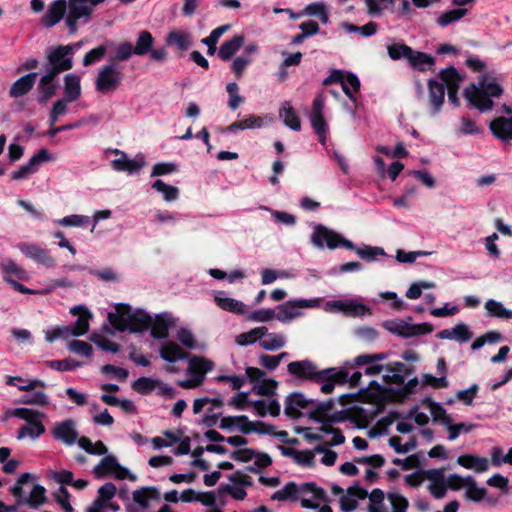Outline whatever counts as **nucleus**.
Returning a JSON list of instances; mask_svg holds the SVG:
<instances>
[{"label":"nucleus","instance_id":"obj_1","mask_svg":"<svg viewBox=\"0 0 512 512\" xmlns=\"http://www.w3.org/2000/svg\"><path fill=\"white\" fill-rule=\"evenodd\" d=\"M115 312L108 313L110 324L119 332L142 333L152 325V317L143 310L132 311L129 304L119 303Z\"/></svg>","mask_w":512,"mask_h":512},{"label":"nucleus","instance_id":"obj_2","mask_svg":"<svg viewBox=\"0 0 512 512\" xmlns=\"http://www.w3.org/2000/svg\"><path fill=\"white\" fill-rule=\"evenodd\" d=\"M33 475L26 472L22 473L15 484L9 489V492L17 499L18 505H28L32 509H37L47 501L46 489L40 484H35L28 497L24 496L23 486L27 484Z\"/></svg>","mask_w":512,"mask_h":512},{"label":"nucleus","instance_id":"obj_3","mask_svg":"<svg viewBox=\"0 0 512 512\" xmlns=\"http://www.w3.org/2000/svg\"><path fill=\"white\" fill-rule=\"evenodd\" d=\"M92 14L93 7L90 5L85 4L81 0H68L64 24L69 35H75L80 25L88 24Z\"/></svg>","mask_w":512,"mask_h":512},{"label":"nucleus","instance_id":"obj_4","mask_svg":"<svg viewBox=\"0 0 512 512\" xmlns=\"http://www.w3.org/2000/svg\"><path fill=\"white\" fill-rule=\"evenodd\" d=\"M124 78L123 72L113 62L104 65L98 72L95 80V88L98 92L106 94L118 89Z\"/></svg>","mask_w":512,"mask_h":512},{"label":"nucleus","instance_id":"obj_5","mask_svg":"<svg viewBox=\"0 0 512 512\" xmlns=\"http://www.w3.org/2000/svg\"><path fill=\"white\" fill-rule=\"evenodd\" d=\"M290 374L302 380L315 381L321 379L326 372H332L333 369L317 370L316 365L310 360L293 361L287 366Z\"/></svg>","mask_w":512,"mask_h":512},{"label":"nucleus","instance_id":"obj_6","mask_svg":"<svg viewBox=\"0 0 512 512\" xmlns=\"http://www.w3.org/2000/svg\"><path fill=\"white\" fill-rule=\"evenodd\" d=\"M286 495L287 501H297L299 499V493L310 492L313 494V498L326 502L328 500L327 494L324 489L318 487L314 482H307L302 484L300 487L293 481H290L282 488Z\"/></svg>","mask_w":512,"mask_h":512},{"label":"nucleus","instance_id":"obj_7","mask_svg":"<svg viewBox=\"0 0 512 512\" xmlns=\"http://www.w3.org/2000/svg\"><path fill=\"white\" fill-rule=\"evenodd\" d=\"M463 96L471 107L478 109L480 112L490 111L494 107V101L485 95L474 83H470L464 89Z\"/></svg>","mask_w":512,"mask_h":512},{"label":"nucleus","instance_id":"obj_8","mask_svg":"<svg viewBox=\"0 0 512 512\" xmlns=\"http://www.w3.org/2000/svg\"><path fill=\"white\" fill-rule=\"evenodd\" d=\"M51 432L56 440L67 446L75 444L79 436L76 429V422L71 418L57 422Z\"/></svg>","mask_w":512,"mask_h":512},{"label":"nucleus","instance_id":"obj_9","mask_svg":"<svg viewBox=\"0 0 512 512\" xmlns=\"http://www.w3.org/2000/svg\"><path fill=\"white\" fill-rule=\"evenodd\" d=\"M73 53L72 45H59L51 49L47 54L49 66H57L67 71L73 67V60L70 55Z\"/></svg>","mask_w":512,"mask_h":512},{"label":"nucleus","instance_id":"obj_10","mask_svg":"<svg viewBox=\"0 0 512 512\" xmlns=\"http://www.w3.org/2000/svg\"><path fill=\"white\" fill-rule=\"evenodd\" d=\"M340 236L339 233L319 224L314 228L312 242L319 248L326 246L333 250L339 247Z\"/></svg>","mask_w":512,"mask_h":512},{"label":"nucleus","instance_id":"obj_11","mask_svg":"<svg viewBox=\"0 0 512 512\" xmlns=\"http://www.w3.org/2000/svg\"><path fill=\"white\" fill-rule=\"evenodd\" d=\"M68 0H54L48 6L46 13L41 17V24L45 28H52L65 18Z\"/></svg>","mask_w":512,"mask_h":512},{"label":"nucleus","instance_id":"obj_12","mask_svg":"<svg viewBox=\"0 0 512 512\" xmlns=\"http://www.w3.org/2000/svg\"><path fill=\"white\" fill-rule=\"evenodd\" d=\"M314 400L306 399L301 392H293L285 398L284 413L291 419H299L302 416L300 409H305Z\"/></svg>","mask_w":512,"mask_h":512},{"label":"nucleus","instance_id":"obj_13","mask_svg":"<svg viewBox=\"0 0 512 512\" xmlns=\"http://www.w3.org/2000/svg\"><path fill=\"white\" fill-rule=\"evenodd\" d=\"M19 247L26 257L34 260L35 262L47 268L55 267V260L48 254L47 250L33 244H21Z\"/></svg>","mask_w":512,"mask_h":512},{"label":"nucleus","instance_id":"obj_14","mask_svg":"<svg viewBox=\"0 0 512 512\" xmlns=\"http://www.w3.org/2000/svg\"><path fill=\"white\" fill-rule=\"evenodd\" d=\"M145 165V159L142 154L136 155L134 159H129L126 153H122V157L112 160L111 166L117 172H128L133 174Z\"/></svg>","mask_w":512,"mask_h":512},{"label":"nucleus","instance_id":"obj_15","mask_svg":"<svg viewBox=\"0 0 512 512\" xmlns=\"http://www.w3.org/2000/svg\"><path fill=\"white\" fill-rule=\"evenodd\" d=\"M70 313L74 316L78 315L77 320L70 327L73 330V335H85L89 331V320L92 318L91 312L85 306L79 305L71 308Z\"/></svg>","mask_w":512,"mask_h":512},{"label":"nucleus","instance_id":"obj_16","mask_svg":"<svg viewBox=\"0 0 512 512\" xmlns=\"http://www.w3.org/2000/svg\"><path fill=\"white\" fill-rule=\"evenodd\" d=\"M3 280L11 284L15 281H26L29 278L28 273L13 260L7 259L0 264Z\"/></svg>","mask_w":512,"mask_h":512},{"label":"nucleus","instance_id":"obj_17","mask_svg":"<svg viewBox=\"0 0 512 512\" xmlns=\"http://www.w3.org/2000/svg\"><path fill=\"white\" fill-rule=\"evenodd\" d=\"M489 128L492 134L502 141L512 140V116L504 117L499 116L493 119Z\"/></svg>","mask_w":512,"mask_h":512},{"label":"nucleus","instance_id":"obj_18","mask_svg":"<svg viewBox=\"0 0 512 512\" xmlns=\"http://www.w3.org/2000/svg\"><path fill=\"white\" fill-rule=\"evenodd\" d=\"M37 76L36 72H30L17 79L9 89V96L19 98L28 94L34 87Z\"/></svg>","mask_w":512,"mask_h":512},{"label":"nucleus","instance_id":"obj_19","mask_svg":"<svg viewBox=\"0 0 512 512\" xmlns=\"http://www.w3.org/2000/svg\"><path fill=\"white\" fill-rule=\"evenodd\" d=\"M213 369V362L201 356H193L189 360L188 372L198 380L203 382L206 373Z\"/></svg>","mask_w":512,"mask_h":512},{"label":"nucleus","instance_id":"obj_20","mask_svg":"<svg viewBox=\"0 0 512 512\" xmlns=\"http://www.w3.org/2000/svg\"><path fill=\"white\" fill-rule=\"evenodd\" d=\"M159 353L160 357L168 363H174L178 360H184L189 357V353L184 351L173 341H166L162 343Z\"/></svg>","mask_w":512,"mask_h":512},{"label":"nucleus","instance_id":"obj_21","mask_svg":"<svg viewBox=\"0 0 512 512\" xmlns=\"http://www.w3.org/2000/svg\"><path fill=\"white\" fill-rule=\"evenodd\" d=\"M407 61L411 68L420 72L434 71L435 58L425 52L412 49V54L408 57Z\"/></svg>","mask_w":512,"mask_h":512},{"label":"nucleus","instance_id":"obj_22","mask_svg":"<svg viewBox=\"0 0 512 512\" xmlns=\"http://www.w3.org/2000/svg\"><path fill=\"white\" fill-rule=\"evenodd\" d=\"M457 463L466 469H473L476 473H483L489 468V461L486 457L474 454L460 455L457 458Z\"/></svg>","mask_w":512,"mask_h":512},{"label":"nucleus","instance_id":"obj_23","mask_svg":"<svg viewBox=\"0 0 512 512\" xmlns=\"http://www.w3.org/2000/svg\"><path fill=\"white\" fill-rule=\"evenodd\" d=\"M245 42V37L241 34L233 36L231 39L222 43L218 50V57L222 61H229L240 50Z\"/></svg>","mask_w":512,"mask_h":512},{"label":"nucleus","instance_id":"obj_24","mask_svg":"<svg viewBox=\"0 0 512 512\" xmlns=\"http://www.w3.org/2000/svg\"><path fill=\"white\" fill-rule=\"evenodd\" d=\"M214 301L221 309L235 313L237 315H243L246 312L245 305L242 301L226 297L225 292L220 291L215 295Z\"/></svg>","mask_w":512,"mask_h":512},{"label":"nucleus","instance_id":"obj_25","mask_svg":"<svg viewBox=\"0 0 512 512\" xmlns=\"http://www.w3.org/2000/svg\"><path fill=\"white\" fill-rule=\"evenodd\" d=\"M132 496L141 508L146 509L150 500H160V491L155 486H144L133 491Z\"/></svg>","mask_w":512,"mask_h":512},{"label":"nucleus","instance_id":"obj_26","mask_svg":"<svg viewBox=\"0 0 512 512\" xmlns=\"http://www.w3.org/2000/svg\"><path fill=\"white\" fill-rule=\"evenodd\" d=\"M428 90H429V101L434 108V112L437 113L440 111L445 98V86L444 84L434 80H428Z\"/></svg>","mask_w":512,"mask_h":512},{"label":"nucleus","instance_id":"obj_27","mask_svg":"<svg viewBox=\"0 0 512 512\" xmlns=\"http://www.w3.org/2000/svg\"><path fill=\"white\" fill-rule=\"evenodd\" d=\"M81 95L80 77L69 73L64 77V97L68 101L75 102Z\"/></svg>","mask_w":512,"mask_h":512},{"label":"nucleus","instance_id":"obj_28","mask_svg":"<svg viewBox=\"0 0 512 512\" xmlns=\"http://www.w3.org/2000/svg\"><path fill=\"white\" fill-rule=\"evenodd\" d=\"M406 364L402 362H390L385 365V370L392 373L383 376V381L387 384H404V371Z\"/></svg>","mask_w":512,"mask_h":512},{"label":"nucleus","instance_id":"obj_29","mask_svg":"<svg viewBox=\"0 0 512 512\" xmlns=\"http://www.w3.org/2000/svg\"><path fill=\"white\" fill-rule=\"evenodd\" d=\"M477 87L488 97H500L503 94V88L494 78L488 74H481L478 79Z\"/></svg>","mask_w":512,"mask_h":512},{"label":"nucleus","instance_id":"obj_30","mask_svg":"<svg viewBox=\"0 0 512 512\" xmlns=\"http://www.w3.org/2000/svg\"><path fill=\"white\" fill-rule=\"evenodd\" d=\"M166 43L169 46H176L179 50L185 51L193 42L190 33L173 30L167 34Z\"/></svg>","mask_w":512,"mask_h":512},{"label":"nucleus","instance_id":"obj_31","mask_svg":"<svg viewBox=\"0 0 512 512\" xmlns=\"http://www.w3.org/2000/svg\"><path fill=\"white\" fill-rule=\"evenodd\" d=\"M155 39L151 32L148 30H142L139 32L136 44L134 46L135 55L137 56H145L147 55L151 49L153 48Z\"/></svg>","mask_w":512,"mask_h":512},{"label":"nucleus","instance_id":"obj_32","mask_svg":"<svg viewBox=\"0 0 512 512\" xmlns=\"http://www.w3.org/2000/svg\"><path fill=\"white\" fill-rule=\"evenodd\" d=\"M119 467L117 459L112 455H107L102 458L98 465L93 469V473L97 478H104L113 474L115 469Z\"/></svg>","mask_w":512,"mask_h":512},{"label":"nucleus","instance_id":"obj_33","mask_svg":"<svg viewBox=\"0 0 512 512\" xmlns=\"http://www.w3.org/2000/svg\"><path fill=\"white\" fill-rule=\"evenodd\" d=\"M280 118L286 126L294 131L301 130V121L296 110L288 102L279 111Z\"/></svg>","mask_w":512,"mask_h":512},{"label":"nucleus","instance_id":"obj_34","mask_svg":"<svg viewBox=\"0 0 512 512\" xmlns=\"http://www.w3.org/2000/svg\"><path fill=\"white\" fill-rule=\"evenodd\" d=\"M169 319L164 314L156 315L155 321L149 328L154 339H166L169 336Z\"/></svg>","mask_w":512,"mask_h":512},{"label":"nucleus","instance_id":"obj_35","mask_svg":"<svg viewBox=\"0 0 512 512\" xmlns=\"http://www.w3.org/2000/svg\"><path fill=\"white\" fill-rule=\"evenodd\" d=\"M331 305L343 311L347 315L360 316L364 315L369 311V308L363 304L357 303L356 301L343 302L340 300L332 301Z\"/></svg>","mask_w":512,"mask_h":512},{"label":"nucleus","instance_id":"obj_36","mask_svg":"<svg viewBox=\"0 0 512 512\" xmlns=\"http://www.w3.org/2000/svg\"><path fill=\"white\" fill-rule=\"evenodd\" d=\"M361 83L356 74L353 72H346V77L342 83V90L344 94L354 103H356L355 93L359 92Z\"/></svg>","mask_w":512,"mask_h":512},{"label":"nucleus","instance_id":"obj_37","mask_svg":"<svg viewBox=\"0 0 512 512\" xmlns=\"http://www.w3.org/2000/svg\"><path fill=\"white\" fill-rule=\"evenodd\" d=\"M384 328L393 334L404 338L413 337L412 324H409L403 320H390L384 323Z\"/></svg>","mask_w":512,"mask_h":512},{"label":"nucleus","instance_id":"obj_38","mask_svg":"<svg viewBox=\"0 0 512 512\" xmlns=\"http://www.w3.org/2000/svg\"><path fill=\"white\" fill-rule=\"evenodd\" d=\"M58 83H46L42 84L41 79L38 82L37 86V101L40 105H46L49 100L54 97L58 90Z\"/></svg>","mask_w":512,"mask_h":512},{"label":"nucleus","instance_id":"obj_39","mask_svg":"<svg viewBox=\"0 0 512 512\" xmlns=\"http://www.w3.org/2000/svg\"><path fill=\"white\" fill-rule=\"evenodd\" d=\"M159 385V380L142 376L132 383V389L141 395H148Z\"/></svg>","mask_w":512,"mask_h":512},{"label":"nucleus","instance_id":"obj_40","mask_svg":"<svg viewBox=\"0 0 512 512\" xmlns=\"http://www.w3.org/2000/svg\"><path fill=\"white\" fill-rule=\"evenodd\" d=\"M45 433V426L43 423L35 422V423H27L19 428L17 433V439H23L25 437H30L31 439H36L40 435Z\"/></svg>","mask_w":512,"mask_h":512},{"label":"nucleus","instance_id":"obj_41","mask_svg":"<svg viewBox=\"0 0 512 512\" xmlns=\"http://www.w3.org/2000/svg\"><path fill=\"white\" fill-rule=\"evenodd\" d=\"M438 77L443 81L442 84L447 88L460 85L463 80L457 69L452 65L442 69L438 73Z\"/></svg>","mask_w":512,"mask_h":512},{"label":"nucleus","instance_id":"obj_42","mask_svg":"<svg viewBox=\"0 0 512 512\" xmlns=\"http://www.w3.org/2000/svg\"><path fill=\"white\" fill-rule=\"evenodd\" d=\"M485 309L489 316L502 319H512V310L506 309L501 302L489 299L485 303Z\"/></svg>","mask_w":512,"mask_h":512},{"label":"nucleus","instance_id":"obj_43","mask_svg":"<svg viewBox=\"0 0 512 512\" xmlns=\"http://www.w3.org/2000/svg\"><path fill=\"white\" fill-rule=\"evenodd\" d=\"M334 407V400L328 399L324 402H320L317 406L311 410L308 414L310 420L315 422H323L324 418H327L328 412Z\"/></svg>","mask_w":512,"mask_h":512},{"label":"nucleus","instance_id":"obj_44","mask_svg":"<svg viewBox=\"0 0 512 512\" xmlns=\"http://www.w3.org/2000/svg\"><path fill=\"white\" fill-rule=\"evenodd\" d=\"M303 15L316 16L319 20L326 24L329 21V14L326 10V6L322 2H313L308 4L302 11Z\"/></svg>","mask_w":512,"mask_h":512},{"label":"nucleus","instance_id":"obj_45","mask_svg":"<svg viewBox=\"0 0 512 512\" xmlns=\"http://www.w3.org/2000/svg\"><path fill=\"white\" fill-rule=\"evenodd\" d=\"M259 345L267 351H275L285 345V339L282 334L270 333L265 339H260Z\"/></svg>","mask_w":512,"mask_h":512},{"label":"nucleus","instance_id":"obj_46","mask_svg":"<svg viewBox=\"0 0 512 512\" xmlns=\"http://www.w3.org/2000/svg\"><path fill=\"white\" fill-rule=\"evenodd\" d=\"M467 12H468V10L465 8H457V9H452V10L446 11L440 15V17L437 20V23L441 27H446L449 24L463 18L467 14Z\"/></svg>","mask_w":512,"mask_h":512},{"label":"nucleus","instance_id":"obj_47","mask_svg":"<svg viewBox=\"0 0 512 512\" xmlns=\"http://www.w3.org/2000/svg\"><path fill=\"white\" fill-rule=\"evenodd\" d=\"M14 417L25 420L27 423L40 422L45 417L43 412L29 408H16L13 409Z\"/></svg>","mask_w":512,"mask_h":512},{"label":"nucleus","instance_id":"obj_48","mask_svg":"<svg viewBox=\"0 0 512 512\" xmlns=\"http://www.w3.org/2000/svg\"><path fill=\"white\" fill-rule=\"evenodd\" d=\"M387 52L392 60H407L412 54V48L404 43H395L387 47Z\"/></svg>","mask_w":512,"mask_h":512},{"label":"nucleus","instance_id":"obj_49","mask_svg":"<svg viewBox=\"0 0 512 512\" xmlns=\"http://www.w3.org/2000/svg\"><path fill=\"white\" fill-rule=\"evenodd\" d=\"M466 486V497L471 501L480 502L487 493L485 488H479L476 486V482L471 476L466 477Z\"/></svg>","mask_w":512,"mask_h":512},{"label":"nucleus","instance_id":"obj_50","mask_svg":"<svg viewBox=\"0 0 512 512\" xmlns=\"http://www.w3.org/2000/svg\"><path fill=\"white\" fill-rule=\"evenodd\" d=\"M134 46L130 42H122L118 45L115 55L110 59V62L116 63L120 61L129 60L132 55H135Z\"/></svg>","mask_w":512,"mask_h":512},{"label":"nucleus","instance_id":"obj_51","mask_svg":"<svg viewBox=\"0 0 512 512\" xmlns=\"http://www.w3.org/2000/svg\"><path fill=\"white\" fill-rule=\"evenodd\" d=\"M310 121H311V125L314 129V132L318 136L319 142L322 144H325L326 133H327V122L324 118V115H311Z\"/></svg>","mask_w":512,"mask_h":512},{"label":"nucleus","instance_id":"obj_52","mask_svg":"<svg viewBox=\"0 0 512 512\" xmlns=\"http://www.w3.org/2000/svg\"><path fill=\"white\" fill-rule=\"evenodd\" d=\"M152 188L163 194L166 201H173L177 199L179 195V189L175 186L168 185L162 180H156L152 184Z\"/></svg>","mask_w":512,"mask_h":512},{"label":"nucleus","instance_id":"obj_53","mask_svg":"<svg viewBox=\"0 0 512 512\" xmlns=\"http://www.w3.org/2000/svg\"><path fill=\"white\" fill-rule=\"evenodd\" d=\"M277 310L278 313L276 314V319L281 322L291 321L300 315V312L295 310L294 305L289 304V301L278 305Z\"/></svg>","mask_w":512,"mask_h":512},{"label":"nucleus","instance_id":"obj_54","mask_svg":"<svg viewBox=\"0 0 512 512\" xmlns=\"http://www.w3.org/2000/svg\"><path fill=\"white\" fill-rule=\"evenodd\" d=\"M19 403L25 405L46 406L49 404L48 396L43 391H36L32 394L23 395Z\"/></svg>","mask_w":512,"mask_h":512},{"label":"nucleus","instance_id":"obj_55","mask_svg":"<svg viewBox=\"0 0 512 512\" xmlns=\"http://www.w3.org/2000/svg\"><path fill=\"white\" fill-rule=\"evenodd\" d=\"M53 496L56 503L59 504L65 512L75 511L72 505L70 504L71 494L69 493L65 486H60L58 490L53 494Z\"/></svg>","mask_w":512,"mask_h":512},{"label":"nucleus","instance_id":"obj_56","mask_svg":"<svg viewBox=\"0 0 512 512\" xmlns=\"http://www.w3.org/2000/svg\"><path fill=\"white\" fill-rule=\"evenodd\" d=\"M356 253L364 261H375L378 256L385 255V251L381 247L365 246L363 248L356 249Z\"/></svg>","mask_w":512,"mask_h":512},{"label":"nucleus","instance_id":"obj_57","mask_svg":"<svg viewBox=\"0 0 512 512\" xmlns=\"http://www.w3.org/2000/svg\"><path fill=\"white\" fill-rule=\"evenodd\" d=\"M73 335V330H71L70 326L65 327H55L52 330H48L45 335V339L47 342H54L57 339H68Z\"/></svg>","mask_w":512,"mask_h":512},{"label":"nucleus","instance_id":"obj_58","mask_svg":"<svg viewBox=\"0 0 512 512\" xmlns=\"http://www.w3.org/2000/svg\"><path fill=\"white\" fill-rule=\"evenodd\" d=\"M87 271L90 275L95 276L104 282H118L120 280L119 275L109 267L101 270L88 268Z\"/></svg>","mask_w":512,"mask_h":512},{"label":"nucleus","instance_id":"obj_59","mask_svg":"<svg viewBox=\"0 0 512 512\" xmlns=\"http://www.w3.org/2000/svg\"><path fill=\"white\" fill-rule=\"evenodd\" d=\"M252 63V58L249 56H239L236 57L231 65V70L234 73L236 79H241L243 73L248 65Z\"/></svg>","mask_w":512,"mask_h":512},{"label":"nucleus","instance_id":"obj_60","mask_svg":"<svg viewBox=\"0 0 512 512\" xmlns=\"http://www.w3.org/2000/svg\"><path fill=\"white\" fill-rule=\"evenodd\" d=\"M106 52H107V48L104 45H100L96 48L91 49L84 55L83 65L89 66L95 62L100 61L105 56Z\"/></svg>","mask_w":512,"mask_h":512},{"label":"nucleus","instance_id":"obj_61","mask_svg":"<svg viewBox=\"0 0 512 512\" xmlns=\"http://www.w3.org/2000/svg\"><path fill=\"white\" fill-rule=\"evenodd\" d=\"M68 348L70 351L85 356L90 357L93 353L92 346L83 340H72L68 344Z\"/></svg>","mask_w":512,"mask_h":512},{"label":"nucleus","instance_id":"obj_62","mask_svg":"<svg viewBox=\"0 0 512 512\" xmlns=\"http://www.w3.org/2000/svg\"><path fill=\"white\" fill-rule=\"evenodd\" d=\"M393 512H407L409 502L406 497L399 493H388Z\"/></svg>","mask_w":512,"mask_h":512},{"label":"nucleus","instance_id":"obj_63","mask_svg":"<svg viewBox=\"0 0 512 512\" xmlns=\"http://www.w3.org/2000/svg\"><path fill=\"white\" fill-rule=\"evenodd\" d=\"M50 159H51V156H50V153L48 152V150L45 148H42L29 159V161L26 163V165L34 173L37 171V168L40 164H42L46 161H49Z\"/></svg>","mask_w":512,"mask_h":512},{"label":"nucleus","instance_id":"obj_64","mask_svg":"<svg viewBox=\"0 0 512 512\" xmlns=\"http://www.w3.org/2000/svg\"><path fill=\"white\" fill-rule=\"evenodd\" d=\"M278 387V382L274 379H262L260 385L254 387L255 392L262 396H273Z\"/></svg>","mask_w":512,"mask_h":512}]
</instances>
